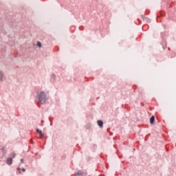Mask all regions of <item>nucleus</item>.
I'll list each match as a JSON object with an SVG mask.
<instances>
[{
  "mask_svg": "<svg viewBox=\"0 0 176 176\" xmlns=\"http://www.w3.org/2000/svg\"><path fill=\"white\" fill-rule=\"evenodd\" d=\"M37 98L41 104H46V101H47V95L46 92L41 91L37 93Z\"/></svg>",
  "mask_w": 176,
  "mask_h": 176,
  "instance_id": "nucleus-1",
  "label": "nucleus"
},
{
  "mask_svg": "<svg viewBox=\"0 0 176 176\" xmlns=\"http://www.w3.org/2000/svg\"><path fill=\"white\" fill-rule=\"evenodd\" d=\"M74 175L77 176H85L86 175V173L82 172V170H78L77 172H75Z\"/></svg>",
  "mask_w": 176,
  "mask_h": 176,
  "instance_id": "nucleus-2",
  "label": "nucleus"
},
{
  "mask_svg": "<svg viewBox=\"0 0 176 176\" xmlns=\"http://www.w3.org/2000/svg\"><path fill=\"white\" fill-rule=\"evenodd\" d=\"M6 163L8 166H12V164H13V160L12 158L8 157L6 160Z\"/></svg>",
  "mask_w": 176,
  "mask_h": 176,
  "instance_id": "nucleus-3",
  "label": "nucleus"
},
{
  "mask_svg": "<svg viewBox=\"0 0 176 176\" xmlns=\"http://www.w3.org/2000/svg\"><path fill=\"white\" fill-rule=\"evenodd\" d=\"M98 125L99 127L102 128L104 126V122L101 120H98Z\"/></svg>",
  "mask_w": 176,
  "mask_h": 176,
  "instance_id": "nucleus-4",
  "label": "nucleus"
},
{
  "mask_svg": "<svg viewBox=\"0 0 176 176\" xmlns=\"http://www.w3.org/2000/svg\"><path fill=\"white\" fill-rule=\"evenodd\" d=\"M37 134H39L41 137H43L45 134L42 133V131L39 130V129H36V130Z\"/></svg>",
  "mask_w": 176,
  "mask_h": 176,
  "instance_id": "nucleus-5",
  "label": "nucleus"
},
{
  "mask_svg": "<svg viewBox=\"0 0 176 176\" xmlns=\"http://www.w3.org/2000/svg\"><path fill=\"white\" fill-rule=\"evenodd\" d=\"M54 80H56V75L52 74L50 81L52 83H54Z\"/></svg>",
  "mask_w": 176,
  "mask_h": 176,
  "instance_id": "nucleus-6",
  "label": "nucleus"
},
{
  "mask_svg": "<svg viewBox=\"0 0 176 176\" xmlns=\"http://www.w3.org/2000/svg\"><path fill=\"white\" fill-rule=\"evenodd\" d=\"M151 124H153L155 123V116H153L150 118Z\"/></svg>",
  "mask_w": 176,
  "mask_h": 176,
  "instance_id": "nucleus-7",
  "label": "nucleus"
},
{
  "mask_svg": "<svg viewBox=\"0 0 176 176\" xmlns=\"http://www.w3.org/2000/svg\"><path fill=\"white\" fill-rule=\"evenodd\" d=\"M0 80L1 82L3 81V72L0 71Z\"/></svg>",
  "mask_w": 176,
  "mask_h": 176,
  "instance_id": "nucleus-8",
  "label": "nucleus"
},
{
  "mask_svg": "<svg viewBox=\"0 0 176 176\" xmlns=\"http://www.w3.org/2000/svg\"><path fill=\"white\" fill-rule=\"evenodd\" d=\"M14 157H16V153H12L11 154H10V159H14Z\"/></svg>",
  "mask_w": 176,
  "mask_h": 176,
  "instance_id": "nucleus-9",
  "label": "nucleus"
},
{
  "mask_svg": "<svg viewBox=\"0 0 176 176\" xmlns=\"http://www.w3.org/2000/svg\"><path fill=\"white\" fill-rule=\"evenodd\" d=\"M1 152H2L3 155H6V149L5 148H1Z\"/></svg>",
  "mask_w": 176,
  "mask_h": 176,
  "instance_id": "nucleus-10",
  "label": "nucleus"
},
{
  "mask_svg": "<svg viewBox=\"0 0 176 176\" xmlns=\"http://www.w3.org/2000/svg\"><path fill=\"white\" fill-rule=\"evenodd\" d=\"M37 46H38V47H42V43L40 41H38Z\"/></svg>",
  "mask_w": 176,
  "mask_h": 176,
  "instance_id": "nucleus-11",
  "label": "nucleus"
},
{
  "mask_svg": "<svg viewBox=\"0 0 176 176\" xmlns=\"http://www.w3.org/2000/svg\"><path fill=\"white\" fill-rule=\"evenodd\" d=\"M91 126L90 124H88V125L86 126V129L87 130H89V129H91Z\"/></svg>",
  "mask_w": 176,
  "mask_h": 176,
  "instance_id": "nucleus-12",
  "label": "nucleus"
},
{
  "mask_svg": "<svg viewBox=\"0 0 176 176\" xmlns=\"http://www.w3.org/2000/svg\"><path fill=\"white\" fill-rule=\"evenodd\" d=\"M21 163H24V159H21Z\"/></svg>",
  "mask_w": 176,
  "mask_h": 176,
  "instance_id": "nucleus-13",
  "label": "nucleus"
},
{
  "mask_svg": "<svg viewBox=\"0 0 176 176\" xmlns=\"http://www.w3.org/2000/svg\"><path fill=\"white\" fill-rule=\"evenodd\" d=\"M17 170H18V171H20V167H18V168H17Z\"/></svg>",
  "mask_w": 176,
  "mask_h": 176,
  "instance_id": "nucleus-14",
  "label": "nucleus"
},
{
  "mask_svg": "<svg viewBox=\"0 0 176 176\" xmlns=\"http://www.w3.org/2000/svg\"><path fill=\"white\" fill-rule=\"evenodd\" d=\"M22 171H23V172L25 171V168H22Z\"/></svg>",
  "mask_w": 176,
  "mask_h": 176,
  "instance_id": "nucleus-15",
  "label": "nucleus"
},
{
  "mask_svg": "<svg viewBox=\"0 0 176 176\" xmlns=\"http://www.w3.org/2000/svg\"><path fill=\"white\" fill-rule=\"evenodd\" d=\"M50 122H50V126H52V120H50Z\"/></svg>",
  "mask_w": 176,
  "mask_h": 176,
  "instance_id": "nucleus-16",
  "label": "nucleus"
},
{
  "mask_svg": "<svg viewBox=\"0 0 176 176\" xmlns=\"http://www.w3.org/2000/svg\"><path fill=\"white\" fill-rule=\"evenodd\" d=\"M19 174H21V171H19Z\"/></svg>",
  "mask_w": 176,
  "mask_h": 176,
  "instance_id": "nucleus-17",
  "label": "nucleus"
},
{
  "mask_svg": "<svg viewBox=\"0 0 176 176\" xmlns=\"http://www.w3.org/2000/svg\"><path fill=\"white\" fill-rule=\"evenodd\" d=\"M41 122H42V123H43V120H42Z\"/></svg>",
  "mask_w": 176,
  "mask_h": 176,
  "instance_id": "nucleus-18",
  "label": "nucleus"
}]
</instances>
